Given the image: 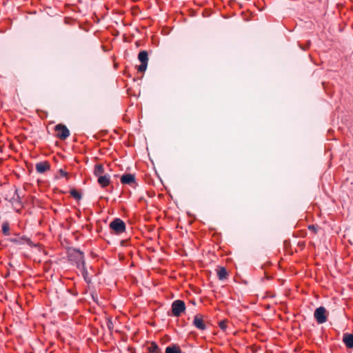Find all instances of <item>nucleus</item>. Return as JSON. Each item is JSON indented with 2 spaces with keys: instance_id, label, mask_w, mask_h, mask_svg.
<instances>
[{
  "instance_id": "nucleus-1",
  "label": "nucleus",
  "mask_w": 353,
  "mask_h": 353,
  "mask_svg": "<svg viewBox=\"0 0 353 353\" xmlns=\"http://www.w3.org/2000/svg\"><path fill=\"white\" fill-rule=\"evenodd\" d=\"M70 257L72 261H74L79 269L85 270V260L83 253L79 250H73L70 254Z\"/></svg>"
},
{
  "instance_id": "nucleus-2",
  "label": "nucleus",
  "mask_w": 353,
  "mask_h": 353,
  "mask_svg": "<svg viewBox=\"0 0 353 353\" xmlns=\"http://www.w3.org/2000/svg\"><path fill=\"white\" fill-rule=\"evenodd\" d=\"M110 228L115 232L117 234H120L125 231L126 226L124 221H123L121 219L116 218L114 219L110 223Z\"/></svg>"
},
{
  "instance_id": "nucleus-3",
  "label": "nucleus",
  "mask_w": 353,
  "mask_h": 353,
  "mask_svg": "<svg viewBox=\"0 0 353 353\" xmlns=\"http://www.w3.org/2000/svg\"><path fill=\"white\" fill-rule=\"evenodd\" d=\"M172 314L174 316H179L185 310V303L181 300L173 301L171 305Z\"/></svg>"
},
{
  "instance_id": "nucleus-4",
  "label": "nucleus",
  "mask_w": 353,
  "mask_h": 353,
  "mask_svg": "<svg viewBox=\"0 0 353 353\" xmlns=\"http://www.w3.org/2000/svg\"><path fill=\"white\" fill-rule=\"evenodd\" d=\"M314 316L319 324L325 323L327 320V311L325 308L323 306L316 308L314 311Z\"/></svg>"
},
{
  "instance_id": "nucleus-5",
  "label": "nucleus",
  "mask_w": 353,
  "mask_h": 353,
  "mask_svg": "<svg viewBox=\"0 0 353 353\" xmlns=\"http://www.w3.org/2000/svg\"><path fill=\"white\" fill-rule=\"evenodd\" d=\"M138 59L141 62V65L138 66V71L143 72L146 70L148 62V54L145 50L141 51L138 54Z\"/></svg>"
},
{
  "instance_id": "nucleus-6",
  "label": "nucleus",
  "mask_w": 353,
  "mask_h": 353,
  "mask_svg": "<svg viewBox=\"0 0 353 353\" xmlns=\"http://www.w3.org/2000/svg\"><path fill=\"white\" fill-rule=\"evenodd\" d=\"M54 130L57 132V137H58L61 140H65L70 136V131L64 125H57L54 127Z\"/></svg>"
},
{
  "instance_id": "nucleus-7",
  "label": "nucleus",
  "mask_w": 353,
  "mask_h": 353,
  "mask_svg": "<svg viewBox=\"0 0 353 353\" xmlns=\"http://www.w3.org/2000/svg\"><path fill=\"white\" fill-rule=\"evenodd\" d=\"M121 183L134 187L136 185L135 176L132 174H124L121 177Z\"/></svg>"
},
{
  "instance_id": "nucleus-8",
  "label": "nucleus",
  "mask_w": 353,
  "mask_h": 353,
  "mask_svg": "<svg viewBox=\"0 0 353 353\" xmlns=\"http://www.w3.org/2000/svg\"><path fill=\"white\" fill-rule=\"evenodd\" d=\"M193 325L200 330H204L206 328L205 324L203 322V317L200 314H196L194 316L193 320Z\"/></svg>"
},
{
  "instance_id": "nucleus-9",
  "label": "nucleus",
  "mask_w": 353,
  "mask_h": 353,
  "mask_svg": "<svg viewBox=\"0 0 353 353\" xmlns=\"http://www.w3.org/2000/svg\"><path fill=\"white\" fill-rule=\"evenodd\" d=\"M50 168V165L48 161H41L39 162L35 165L36 171L38 173L42 174L49 170Z\"/></svg>"
},
{
  "instance_id": "nucleus-10",
  "label": "nucleus",
  "mask_w": 353,
  "mask_h": 353,
  "mask_svg": "<svg viewBox=\"0 0 353 353\" xmlns=\"http://www.w3.org/2000/svg\"><path fill=\"white\" fill-rule=\"evenodd\" d=\"M97 181L101 188H105L108 186L110 183V176L109 174L100 175L98 177Z\"/></svg>"
},
{
  "instance_id": "nucleus-11",
  "label": "nucleus",
  "mask_w": 353,
  "mask_h": 353,
  "mask_svg": "<svg viewBox=\"0 0 353 353\" xmlns=\"http://www.w3.org/2000/svg\"><path fill=\"white\" fill-rule=\"evenodd\" d=\"M343 341L347 348H353V334H344L343 337Z\"/></svg>"
},
{
  "instance_id": "nucleus-12",
  "label": "nucleus",
  "mask_w": 353,
  "mask_h": 353,
  "mask_svg": "<svg viewBox=\"0 0 353 353\" xmlns=\"http://www.w3.org/2000/svg\"><path fill=\"white\" fill-rule=\"evenodd\" d=\"M217 271V276L219 280H224L226 279L228 277V272L224 267H219L216 270Z\"/></svg>"
},
{
  "instance_id": "nucleus-13",
  "label": "nucleus",
  "mask_w": 353,
  "mask_h": 353,
  "mask_svg": "<svg viewBox=\"0 0 353 353\" xmlns=\"http://www.w3.org/2000/svg\"><path fill=\"white\" fill-rule=\"evenodd\" d=\"M104 172H105V170H104L103 165H101V164L95 165L94 168V174L96 176L99 177L100 175L103 176V175H104L103 174Z\"/></svg>"
},
{
  "instance_id": "nucleus-14",
  "label": "nucleus",
  "mask_w": 353,
  "mask_h": 353,
  "mask_svg": "<svg viewBox=\"0 0 353 353\" xmlns=\"http://www.w3.org/2000/svg\"><path fill=\"white\" fill-rule=\"evenodd\" d=\"M149 353H159L160 349L158 346V345L152 342L150 343V345L147 347Z\"/></svg>"
},
{
  "instance_id": "nucleus-15",
  "label": "nucleus",
  "mask_w": 353,
  "mask_h": 353,
  "mask_svg": "<svg viewBox=\"0 0 353 353\" xmlns=\"http://www.w3.org/2000/svg\"><path fill=\"white\" fill-rule=\"evenodd\" d=\"M165 353H181L179 347L176 345L168 346L165 349Z\"/></svg>"
},
{
  "instance_id": "nucleus-16",
  "label": "nucleus",
  "mask_w": 353,
  "mask_h": 353,
  "mask_svg": "<svg viewBox=\"0 0 353 353\" xmlns=\"http://www.w3.org/2000/svg\"><path fill=\"white\" fill-rule=\"evenodd\" d=\"M2 232L6 236L10 235V225L8 222H4L2 224Z\"/></svg>"
},
{
  "instance_id": "nucleus-17",
  "label": "nucleus",
  "mask_w": 353,
  "mask_h": 353,
  "mask_svg": "<svg viewBox=\"0 0 353 353\" xmlns=\"http://www.w3.org/2000/svg\"><path fill=\"white\" fill-rule=\"evenodd\" d=\"M70 194L72 197H74L77 200H79L81 198V194L76 190H72L70 191Z\"/></svg>"
},
{
  "instance_id": "nucleus-18",
  "label": "nucleus",
  "mask_w": 353,
  "mask_h": 353,
  "mask_svg": "<svg viewBox=\"0 0 353 353\" xmlns=\"http://www.w3.org/2000/svg\"><path fill=\"white\" fill-rule=\"evenodd\" d=\"M308 229L311 231L316 232V227L314 225H309Z\"/></svg>"
},
{
  "instance_id": "nucleus-19",
  "label": "nucleus",
  "mask_w": 353,
  "mask_h": 353,
  "mask_svg": "<svg viewBox=\"0 0 353 353\" xmlns=\"http://www.w3.org/2000/svg\"><path fill=\"white\" fill-rule=\"evenodd\" d=\"M219 327H220L222 330L225 329V322H223V321H221V322L219 323Z\"/></svg>"
},
{
  "instance_id": "nucleus-20",
  "label": "nucleus",
  "mask_w": 353,
  "mask_h": 353,
  "mask_svg": "<svg viewBox=\"0 0 353 353\" xmlns=\"http://www.w3.org/2000/svg\"><path fill=\"white\" fill-rule=\"evenodd\" d=\"M107 325H108V328H109L110 330V329H112V322H111L110 321H108V323H107Z\"/></svg>"
},
{
  "instance_id": "nucleus-21",
  "label": "nucleus",
  "mask_w": 353,
  "mask_h": 353,
  "mask_svg": "<svg viewBox=\"0 0 353 353\" xmlns=\"http://www.w3.org/2000/svg\"><path fill=\"white\" fill-rule=\"evenodd\" d=\"M61 174L65 176V175H66V173L61 170Z\"/></svg>"
}]
</instances>
